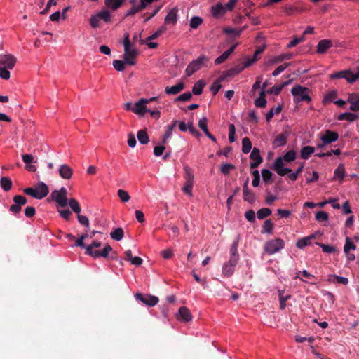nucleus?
I'll use <instances>...</instances> for the list:
<instances>
[{
	"instance_id": "c756f323",
	"label": "nucleus",
	"mask_w": 359,
	"mask_h": 359,
	"mask_svg": "<svg viewBox=\"0 0 359 359\" xmlns=\"http://www.w3.org/2000/svg\"><path fill=\"white\" fill-rule=\"evenodd\" d=\"M137 137L142 144H147L149 142V138L146 130H140L137 132Z\"/></svg>"
},
{
	"instance_id": "20e7f679",
	"label": "nucleus",
	"mask_w": 359,
	"mask_h": 359,
	"mask_svg": "<svg viewBox=\"0 0 359 359\" xmlns=\"http://www.w3.org/2000/svg\"><path fill=\"white\" fill-rule=\"evenodd\" d=\"M123 46V60L125 62L127 65H134L136 63L135 58L138 54V51L136 48H132L128 34H126L124 36Z\"/></svg>"
},
{
	"instance_id": "f03ea898",
	"label": "nucleus",
	"mask_w": 359,
	"mask_h": 359,
	"mask_svg": "<svg viewBox=\"0 0 359 359\" xmlns=\"http://www.w3.org/2000/svg\"><path fill=\"white\" fill-rule=\"evenodd\" d=\"M17 62L16 57L11 54H0V77L3 79L10 78V69H13Z\"/></svg>"
},
{
	"instance_id": "72a5a7b5",
	"label": "nucleus",
	"mask_w": 359,
	"mask_h": 359,
	"mask_svg": "<svg viewBox=\"0 0 359 359\" xmlns=\"http://www.w3.org/2000/svg\"><path fill=\"white\" fill-rule=\"evenodd\" d=\"M124 236V232L122 228H116L113 231L111 232L110 236L112 239L115 241H121Z\"/></svg>"
},
{
	"instance_id": "a878e982",
	"label": "nucleus",
	"mask_w": 359,
	"mask_h": 359,
	"mask_svg": "<svg viewBox=\"0 0 359 359\" xmlns=\"http://www.w3.org/2000/svg\"><path fill=\"white\" fill-rule=\"evenodd\" d=\"M294 57L293 53H284L277 55L271 60V64H278L285 60H290Z\"/></svg>"
},
{
	"instance_id": "4be33fe9",
	"label": "nucleus",
	"mask_w": 359,
	"mask_h": 359,
	"mask_svg": "<svg viewBox=\"0 0 359 359\" xmlns=\"http://www.w3.org/2000/svg\"><path fill=\"white\" fill-rule=\"evenodd\" d=\"M288 135L287 133H281L278 135L273 141V147L278 148L287 144Z\"/></svg>"
},
{
	"instance_id": "f3484780",
	"label": "nucleus",
	"mask_w": 359,
	"mask_h": 359,
	"mask_svg": "<svg viewBox=\"0 0 359 359\" xmlns=\"http://www.w3.org/2000/svg\"><path fill=\"white\" fill-rule=\"evenodd\" d=\"M36 194L38 195V199H42L46 197L49 193V189L48 186L43 182L38 183L35 188Z\"/></svg>"
},
{
	"instance_id": "5fc2aeb1",
	"label": "nucleus",
	"mask_w": 359,
	"mask_h": 359,
	"mask_svg": "<svg viewBox=\"0 0 359 359\" xmlns=\"http://www.w3.org/2000/svg\"><path fill=\"white\" fill-rule=\"evenodd\" d=\"M100 19L97 17V14L92 15L89 20L90 25L93 29H96L100 27Z\"/></svg>"
},
{
	"instance_id": "ea45409f",
	"label": "nucleus",
	"mask_w": 359,
	"mask_h": 359,
	"mask_svg": "<svg viewBox=\"0 0 359 359\" xmlns=\"http://www.w3.org/2000/svg\"><path fill=\"white\" fill-rule=\"evenodd\" d=\"M243 200L250 203H253L256 201L255 194L250 189L243 191Z\"/></svg>"
},
{
	"instance_id": "f257e3e1",
	"label": "nucleus",
	"mask_w": 359,
	"mask_h": 359,
	"mask_svg": "<svg viewBox=\"0 0 359 359\" xmlns=\"http://www.w3.org/2000/svg\"><path fill=\"white\" fill-rule=\"evenodd\" d=\"M297 153L294 150H290L287 151L283 157H278L273 163V169L277 172V174L280 176H284L286 174L290 173L292 170L290 168H284L283 161L285 162H292L296 159Z\"/></svg>"
},
{
	"instance_id": "4468645a",
	"label": "nucleus",
	"mask_w": 359,
	"mask_h": 359,
	"mask_svg": "<svg viewBox=\"0 0 359 359\" xmlns=\"http://www.w3.org/2000/svg\"><path fill=\"white\" fill-rule=\"evenodd\" d=\"M250 158L253 161L250 163V168H257L263 161L262 157L260 156V151L259 149L254 147L250 155Z\"/></svg>"
},
{
	"instance_id": "052dcab7",
	"label": "nucleus",
	"mask_w": 359,
	"mask_h": 359,
	"mask_svg": "<svg viewBox=\"0 0 359 359\" xmlns=\"http://www.w3.org/2000/svg\"><path fill=\"white\" fill-rule=\"evenodd\" d=\"M316 219L326 222L328 220V214L324 211H318L316 214Z\"/></svg>"
},
{
	"instance_id": "9b49d317",
	"label": "nucleus",
	"mask_w": 359,
	"mask_h": 359,
	"mask_svg": "<svg viewBox=\"0 0 359 359\" xmlns=\"http://www.w3.org/2000/svg\"><path fill=\"white\" fill-rule=\"evenodd\" d=\"M13 205L10 206V211L14 214H18L21 211L22 206L25 205L27 202V198L21 195H16L13 198Z\"/></svg>"
},
{
	"instance_id": "473e14b6",
	"label": "nucleus",
	"mask_w": 359,
	"mask_h": 359,
	"mask_svg": "<svg viewBox=\"0 0 359 359\" xmlns=\"http://www.w3.org/2000/svg\"><path fill=\"white\" fill-rule=\"evenodd\" d=\"M316 238L315 235H311L308 237L303 238L299 240L297 243V247L299 248H303L311 244V240Z\"/></svg>"
},
{
	"instance_id": "7ed1b4c3",
	"label": "nucleus",
	"mask_w": 359,
	"mask_h": 359,
	"mask_svg": "<svg viewBox=\"0 0 359 359\" xmlns=\"http://www.w3.org/2000/svg\"><path fill=\"white\" fill-rule=\"evenodd\" d=\"M102 243L98 241H93L92 243L86 248V254L90 255L94 258L97 257H107L109 253L112 251V248L109 245H106L102 250H95V248H100Z\"/></svg>"
},
{
	"instance_id": "1a4fd4ad",
	"label": "nucleus",
	"mask_w": 359,
	"mask_h": 359,
	"mask_svg": "<svg viewBox=\"0 0 359 359\" xmlns=\"http://www.w3.org/2000/svg\"><path fill=\"white\" fill-rule=\"evenodd\" d=\"M206 61H208V57L203 55L190 62L185 70L187 75L189 76L192 75L194 72L200 69L203 62Z\"/></svg>"
},
{
	"instance_id": "f8f14e48",
	"label": "nucleus",
	"mask_w": 359,
	"mask_h": 359,
	"mask_svg": "<svg viewBox=\"0 0 359 359\" xmlns=\"http://www.w3.org/2000/svg\"><path fill=\"white\" fill-rule=\"evenodd\" d=\"M147 100L144 98L140 99L133 104V112L138 116H143L147 111Z\"/></svg>"
},
{
	"instance_id": "bb28decb",
	"label": "nucleus",
	"mask_w": 359,
	"mask_h": 359,
	"mask_svg": "<svg viewBox=\"0 0 359 359\" xmlns=\"http://www.w3.org/2000/svg\"><path fill=\"white\" fill-rule=\"evenodd\" d=\"M315 151V149L313 147L311 146H306L304 147L300 152L301 158L307 160L311 156L312 154H313Z\"/></svg>"
},
{
	"instance_id": "7c9ffc66",
	"label": "nucleus",
	"mask_w": 359,
	"mask_h": 359,
	"mask_svg": "<svg viewBox=\"0 0 359 359\" xmlns=\"http://www.w3.org/2000/svg\"><path fill=\"white\" fill-rule=\"evenodd\" d=\"M225 12V8L221 3L217 4L212 8V14L214 17H218L223 15Z\"/></svg>"
},
{
	"instance_id": "49530a36",
	"label": "nucleus",
	"mask_w": 359,
	"mask_h": 359,
	"mask_svg": "<svg viewBox=\"0 0 359 359\" xmlns=\"http://www.w3.org/2000/svg\"><path fill=\"white\" fill-rule=\"evenodd\" d=\"M282 111V106L278 105L276 109H271L270 111L266 115V119L267 122H269L273 118L275 114H278Z\"/></svg>"
},
{
	"instance_id": "412c9836",
	"label": "nucleus",
	"mask_w": 359,
	"mask_h": 359,
	"mask_svg": "<svg viewBox=\"0 0 359 359\" xmlns=\"http://www.w3.org/2000/svg\"><path fill=\"white\" fill-rule=\"evenodd\" d=\"M178 319L182 320L184 322L191 321L192 319L191 313L189 310L185 307L182 306L179 309L178 311Z\"/></svg>"
},
{
	"instance_id": "5701e85b",
	"label": "nucleus",
	"mask_w": 359,
	"mask_h": 359,
	"mask_svg": "<svg viewBox=\"0 0 359 359\" xmlns=\"http://www.w3.org/2000/svg\"><path fill=\"white\" fill-rule=\"evenodd\" d=\"M332 46V42L329 39L320 40L317 45V52L318 53H325L327 49Z\"/></svg>"
},
{
	"instance_id": "4c0bfd02",
	"label": "nucleus",
	"mask_w": 359,
	"mask_h": 359,
	"mask_svg": "<svg viewBox=\"0 0 359 359\" xmlns=\"http://www.w3.org/2000/svg\"><path fill=\"white\" fill-rule=\"evenodd\" d=\"M177 123H178V121L175 120L173 121L172 124L167 126L166 130L164 134L163 140V143H165L167 141V139H168L172 135V131H173L175 127L176 126V125L177 124Z\"/></svg>"
},
{
	"instance_id": "58836bf2",
	"label": "nucleus",
	"mask_w": 359,
	"mask_h": 359,
	"mask_svg": "<svg viewBox=\"0 0 359 359\" xmlns=\"http://www.w3.org/2000/svg\"><path fill=\"white\" fill-rule=\"evenodd\" d=\"M97 17L102 20L104 22H110L111 20V15L108 10H103L97 13Z\"/></svg>"
},
{
	"instance_id": "cd10ccee",
	"label": "nucleus",
	"mask_w": 359,
	"mask_h": 359,
	"mask_svg": "<svg viewBox=\"0 0 359 359\" xmlns=\"http://www.w3.org/2000/svg\"><path fill=\"white\" fill-rule=\"evenodd\" d=\"M238 239L233 241L230 249V257L231 259L239 260V255L238 252Z\"/></svg>"
},
{
	"instance_id": "79ce46f5",
	"label": "nucleus",
	"mask_w": 359,
	"mask_h": 359,
	"mask_svg": "<svg viewBox=\"0 0 359 359\" xmlns=\"http://www.w3.org/2000/svg\"><path fill=\"white\" fill-rule=\"evenodd\" d=\"M252 149V143L248 137H244L242 140V151L244 154H248Z\"/></svg>"
},
{
	"instance_id": "09e8293b",
	"label": "nucleus",
	"mask_w": 359,
	"mask_h": 359,
	"mask_svg": "<svg viewBox=\"0 0 359 359\" xmlns=\"http://www.w3.org/2000/svg\"><path fill=\"white\" fill-rule=\"evenodd\" d=\"M203 22V20L201 17L194 16L190 20V27L192 29H196Z\"/></svg>"
},
{
	"instance_id": "603ef678",
	"label": "nucleus",
	"mask_w": 359,
	"mask_h": 359,
	"mask_svg": "<svg viewBox=\"0 0 359 359\" xmlns=\"http://www.w3.org/2000/svg\"><path fill=\"white\" fill-rule=\"evenodd\" d=\"M243 67L241 65H238L233 68L229 69L226 72V75L229 76H233L238 74L243 70Z\"/></svg>"
},
{
	"instance_id": "a19ab883",
	"label": "nucleus",
	"mask_w": 359,
	"mask_h": 359,
	"mask_svg": "<svg viewBox=\"0 0 359 359\" xmlns=\"http://www.w3.org/2000/svg\"><path fill=\"white\" fill-rule=\"evenodd\" d=\"M274 227L273 223L271 219H266L262 226V233H271Z\"/></svg>"
},
{
	"instance_id": "a211bd4d",
	"label": "nucleus",
	"mask_w": 359,
	"mask_h": 359,
	"mask_svg": "<svg viewBox=\"0 0 359 359\" xmlns=\"http://www.w3.org/2000/svg\"><path fill=\"white\" fill-rule=\"evenodd\" d=\"M238 43H235L232 45L228 50L224 51L219 57L215 59V63L216 65H219L223 63L227 58L233 53L235 48H236Z\"/></svg>"
},
{
	"instance_id": "2f4dec72",
	"label": "nucleus",
	"mask_w": 359,
	"mask_h": 359,
	"mask_svg": "<svg viewBox=\"0 0 359 359\" xmlns=\"http://www.w3.org/2000/svg\"><path fill=\"white\" fill-rule=\"evenodd\" d=\"M255 104L257 107L264 108L266 104V100L265 99V91L261 90L259 97L255 100Z\"/></svg>"
},
{
	"instance_id": "774afa93",
	"label": "nucleus",
	"mask_w": 359,
	"mask_h": 359,
	"mask_svg": "<svg viewBox=\"0 0 359 359\" xmlns=\"http://www.w3.org/2000/svg\"><path fill=\"white\" fill-rule=\"evenodd\" d=\"M192 188H193V182H186L184 186L182 188V190L185 194H187L189 196H192V192H191Z\"/></svg>"
},
{
	"instance_id": "2eb2a0df",
	"label": "nucleus",
	"mask_w": 359,
	"mask_h": 359,
	"mask_svg": "<svg viewBox=\"0 0 359 359\" xmlns=\"http://www.w3.org/2000/svg\"><path fill=\"white\" fill-rule=\"evenodd\" d=\"M339 137V135L337 132L326 130L325 133L322 135L321 141L323 142V144H330L332 142H335Z\"/></svg>"
},
{
	"instance_id": "aec40b11",
	"label": "nucleus",
	"mask_w": 359,
	"mask_h": 359,
	"mask_svg": "<svg viewBox=\"0 0 359 359\" xmlns=\"http://www.w3.org/2000/svg\"><path fill=\"white\" fill-rule=\"evenodd\" d=\"M348 102L351 104L350 110L353 111H359V94L352 93L349 95Z\"/></svg>"
},
{
	"instance_id": "9d476101",
	"label": "nucleus",
	"mask_w": 359,
	"mask_h": 359,
	"mask_svg": "<svg viewBox=\"0 0 359 359\" xmlns=\"http://www.w3.org/2000/svg\"><path fill=\"white\" fill-rule=\"evenodd\" d=\"M135 297L137 300L142 302L148 306H154L158 302V298L157 297L148 294H142L141 293H136Z\"/></svg>"
},
{
	"instance_id": "4d7b16f0",
	"label": "nucleus",
	"mask_w": 359,
	"mask_h": 359,
	"mask_svg": "<svg viewBox=\"0 0 359 359\" xmlns=\"http://www.w3.org/2000/svg\"><path fill=\"white\" fill-rule=\"evenodd\" d=\"M317 244L322 248V250L323 252L325 253H332L336 251V248L332 245H325L323 243H318Z\"/></svg>"
},
{
	"instance_id": "37998d69",
	"label": "nucleus",
	"mask_w": 359,
	"mask_h": 359,
	"mask_svg": "<svg viewBox=\"0 0 359 359\" xmlns=\"http://www.w3.org/2000/svg\"><path fill=\"white\" fill-rule=\"evenodd\" d=\"M68 204L72 211H74L75 213L79 214L81 210V206L75 198H70L68 201Z\"/></svg>"
},
{
	"instance_id": "393cba45",
	"label": "nucleus",
	"mask_w": 359,
	"mask_h": 359,
	"mask_svg": "<svg viewBox=\"0 0 359 359\" xmlns=\"http://www.w3.org/2000/svg\"><path fill=\"white\" fill-rule=\"evenodd\" d=\"M125 1L126 0H104V4L108 8L116 11L120 8Z\"/></svg>"
},
{
	"instance_id": "ddd939ff",
	"label": "nucleus",
	"mask_w": 359,
	"mask_h": 359,
	"mask_svg": "<svg viewBox=\"0 0 359 359\" xmlns=\"http://www.w3.org/2000/svg\"><path fill=\"white\" fill-rule=\"evenodd\" d=\"M238 261L229 259L228 262H225L222 266V273L226 277H231L235 271V267Z\"/></svg>"
},
{
	"instance_id": "680f3d73",
	"label": "nucleus",
	"mask_w": 359,
	"mask_h": 359,
	"mask_svg": "<svg viewBox=\"0 0 359 359\" xmlns=\"http://www.w3.org/2000/svg\"><path fill=\"white\" fill-rule=\"evenodd\" d=\"M245 217L247 219L248 221H249L251 223H253L255 222V212L252 210H250L245 212Z\"/></svg>"
},
{
	"instance_id": "b1692460",
	"label": "nucleus",
	"mask_w": 359,
	"mask_h": 359,
	"mask_svg": "<svg viewBox=\"0 0 359 359\" xmlns=\"http://www.w3.org/2000/svg\"><path fill=\"white\" fill-rule=\"evenodd\" d=\"M177 10L176 8L171 9L167 14L166 17L165 18V23L172 25L176 24L177 20Z\"/></svg>"
},
{
	"instance_id": "f704fd0d",
	"label": "nucleus",
	"mask_w": 359,
	"mask_h": 359,
	"mask_svg": "<svg viewBox=\"0 0 359 359\" xmlns=\"http://www.w3.org/2000/svg\"><path fill=\"white\" fill-rule=\"evenodd\" d=\"M144 8H145L144 7L143 4H140L138 5H134L130 10H128L127 11V13H126L125 16L128 17V16L134 15L136 13L142 11Z\"/></svg>"
},
{
	"instance_id": "bf43d9fd",
	"label": "nucleus",
	"mask_w": 359,
	"mask_h": 359,
	"mask_svg": "<svg viewBox=\"0 0 359 359\" xmlns=\"http://www.w3.org/2000/svg\"><path fill=\"white\" fill-rule=\"evenodd\" d=\"M118 196L123 202H128L130 198L128 193L123 189L118 190Z\"/></svg>"
},
{
	"instance_id": "3c124183",
	"label": "nucleus",
	"mask_w": 359,
	"mask_h": 359,
	"mask_svg": "<svg viewBox=\"0 0 359 359\" xmlns=\"http://www.w3.org/2000/svg\"><path fill=\"white\" fill-rule=\"evenodd\" d=\"M235 167L231 163H224L221 165L220 171L222 174L227 175L229 174L230 170L234 169Z\"/></svg>"
},
{
	"instance_id": "69168bd1",
	"label": "nucleus",
	"mask_w": 359,
	"mask_h": 359,
	"mask_svg": "<svg viewBox=\"0 0 359 359\" xmlns=\"http://www.w3.org/2000/svg\"><path fill=\"white\" fill-rule=\"evenodd\" d=\"M262 175L263 180L265 182H268L271 179L272 172L268 169H263L262 170Z\"/></svg>"
},
{
	"instance_id": "a18cd8bd",
	"label": "nucleus",
	"mask_w": 359,
	"mask_h": 359,
	"mask_svg": "<svg viewBox=\"0 0 359 359\" xmlns=\"http://www.w3.org/2000/svg\"><path fill=\"white\" fill-rule=\"evenodd\" d=\"M334 176L341 180H343L345 176V167L343 164L339 165V166L335 169Z\"/></svg>"
},
{
	"instance_id": "dca6fc26",
	"label": "nucleus",
	"mask_w": 359,
	"mask_h": 359,
	"mask_svg": "<svg viewBox=\"0 0 359 359\" xmlns=\"http://www.w3.org/2000/svg\"><path fill=\"white\" fill-rule=\"evenodd\" d=\"M60 176L64 180H69L73 175V170L67 164L60 165L59 170Z\"/></svg>"
},
{
	"instance_id": "6e6552de",
	"label": "nucleus",
	"mask_w": 359,
	"mask_h": 359,
	"mask_svg": "<svg viewBox=\"0 0 359 359\" xmlns=\"http://www.w3.org/2000/svg\"><path fill=\"white\" fill-rule=\"evenodd\" d=\"M285 246V242L281 238H275L266 242L264 245V251L269 255H273Z\"/></svg>"
},
{
	"instance_id": "8fccbe9b",
	"label": "nucleus",
	"mask_w": 359,
	"mask_h": 359,
	"mask_svg": "<svg viewBox=\"0 0 359 359\" xmlns=\"http://www.w3.org/2000/svg\"><path fill=\"white\" fill-rule=\"evenodd\" d=\"M126 62L125 61L119 60H115L113 62V66L114 69L117 71L122 72L126 68Z\"/></svg>"
},
{
	"instance_id": "39448f33",
	"label": "nucleus",
	"mask_w": 359,
	"mask_h": 359,
	"mask_svg": "<svg viewBox=\"0 0 359 359\" xmlns=\"http://www.w3.org/2000/svg\"><path fill=\"white\" fill-rule=\"evenodd\" d=\"M309 89L306 87H303L300 85H295L291 89V93L294 96V100L296 102H309L311 100V97L309 95Z\"/></svg>"
},
{
	"instance_id": "c9c22d12",
	"label": "nucleus",
	"mask_w": 359,
	"mask_h": 359,
	"mask_svg": "<svg viewBox=\"0 0 359 359\" xmlns=\"http://www.w3.org/2000/svg\"><path fill=\"white\" fill-rule=\"evenodd\" d=\"M358 118V116L355 114L351 113V112H346L340 114L338 116V120L343 121L346 120L350 122L354 121Z\"/></svg>"
},
{
	"instance_id": "e433bc0d",
	"label": "nucleus",
	"mask_w": 359,
	"mask_h": 359,
	"mask_svg": "<svg viewBox=\"0 0 359 359\" xmlns=\"http://www.w3.org/2000/svg\"><path fill=\"white\" fill-rule=\"evenodd\" d=\"M205 86V83L199 80L198 81L192 88V92L194 95H199L203 93V88Z\"/></svg>"
},
{
	"instance_id": "864d4df0",
	"label": "nucleus",
	"mask_w": 359,
	"mask_h": 359,
	"mask_svg": "<svg viewBox=\"0 0 359 359\" xmlns=\"http://www.w3.org/2000/svg\"><path fill=\"white\" fill-rule=\"evenodd\" d=\"M356 248L355 245L351 241L349 238H346V243L344 247V251L346 254H348L350 250H355Z\"/></svg>"
},
{
	"instance_id": "6ab92c4d",
	"label": "nucleus",
	"mask_w": 359,
	"mask_h": 359,
	"mask_svg": "<svg viewBox=\"0 0 359 359\" xmlns=\"http://www.w3.org/2000/svg\"><path fill=\"white\" fill-rule=\"evenodd\" d=\"M184 88V83L183 82H180L175 86H166L165 88V93L168 95H177L183 90Z\"/></svg>"
},
{
	"instance_id": "338daca9",
	"label": "nucleus",
	"mask_w": 359,
	"mask_h": 359,
	"mask_svg": "<svg viewBox=\"0 0 359 359\" xmlns=\"http://www.w3.org/2000/svg\"><path fill=\"white\" fill-rule=\"evenodd\" d=\"M57 4V2L55 0H49L45 7V8L40 12V14L45 15L48 13L51 8L52 6H55Z\"/></svg>"
},
{
	"instance_id": "c03bdc74",
	"label": "nucleus",
	"mask_w": 359,
	"mask_h": 359,
	"mask_svg": "<svg viewBox=\"0 0 359 359\" xmlns=\"http://www.w3.org/2000/svg\"><path fill=\"white\" fill-rule=\"evenodd\" d=\"M271 213H272V211L269 208H263L259 209L257 211V218L259 219H264V218L271 215Z\"/></svg>"
},
{
	"instance_id": "0eeeda50",
	"label": "nucleus",
	"mask_w": 359,
	"mask_h": 359,
	"mask_svg": "<svg viewBox=\"0 0 359 359\" xmlns=\"http://www.w3.org/2000/svg\"><path fill=\"white\" fill-rule=\"evenodd\" d=\"M330 77L332 79H345L348 83H353L359 79V68L355 74H353L350 69H346L333 73Z\"/></svg>"
},
{
	"instance_id": "de8ad7c7",
	"label": "nucleus",
	"mask_w": 359,
	"mask_h": 359,
	"mask_svg": "<svg viewBox=\"0 0 359 359\" xmlns=\"http://www.w3.org/2000/svg\"><path fill=\"white\" fill-rule=\"evenodd\" d=\"M246 28V26L243 27L241 29H236L233 28H226L224 32L227 34L233 35L236 36H239L241 32Z\"/></svg>"
},
{
	"instance_id": "0e129e2a",
	"label": "nucleus",
	"mask_w": 359,
	"mask_h": 359,
	"mask_svg": "<svg viewBox=\"0 0 359 359\" xmlns=\"http://www.w3.org/2000/svg\"><path fill=\"white\" fill-rule=\"evenodd\" d=\"M304 40V37H295L287 46L288 48H292L298 45Z\"/></svg>"
},
{
	"instance_id": "13d9d810",
	"label": "nucleus",
	"mask_w": 359,
	"mask_h": 359,
	"mask_svg": "<svg viewBox=\"0 0 359 359\" xmlns=\"http://www.w3.org/2000/svg\"><path fill=\"white\" fill-rule=\"evenodd\" d=\"M291 65L290 62H286L282 65L278 66L272 73L273 76H277L282 72H283L286 68H287Z\"/></svg>"
},
{
	"instance_id": "423d86ee",
	"label": "nucleus",
	"mask_w": 359,
	"mask_h": 359,
	"mask_svg": "<svg viewBox=\"0 0 359 359\" xmlns=\"http://www.w3.org/2000/svg\"><path fill=\"white\" fill-rule=\"evenodd\" d=\"M68 192L65 187H62L59 190H54L50 194L53 201H55L60 207L64 208L68 204Z\"/></svg>"
},
{
	"instance_id": "6e6d98bb",
	"label": "nucleus",
	"mask_w": 359,
	"mask_h": 359,
	"mask_svg": "<svg viewBox=\"0 0 359 359\" xmlns=\"http://www.w3.org/2000/svg\"><path fill=\"white\" fill-rule=\"evenodd\" d=\"M192 94L190 92H186L179 95L176 99V102H187L191 99Z\"/></svg>"
},
{
	"instance_id": "e2e57ef3",
	"label": "nucleus",
	"mask_w": 359,
	"mask_h": 359,
	"mask_svg": "<svg viewBox=\"0 0 359 359\" xmlns=\"http://www.w3.org/2000/svg\"><path fill=\"white\" fill-rule=\"evenodd\" d=\"M184 171H185L184 177L186 179V182H193L194 175L191 172V170L189 167L187 166L184 168Z\"/></svg>"
},
{
	"instance_id": "c85d7f7f",
	"label": "nucleus",
	"mask_w": 359,
	"mask_h": 359,
	"mask_svg": "<svg viewBox=\"0 0 359 359\" xmlns=\"http://www.w3.org/2000/svg\"><path fill=\"white\" fill-rule=\"evenodd\" d=\"M12 180L8 177H2L0 180V185L5 191H8L12 188Z\"/></svg>"
}]
</instances>
